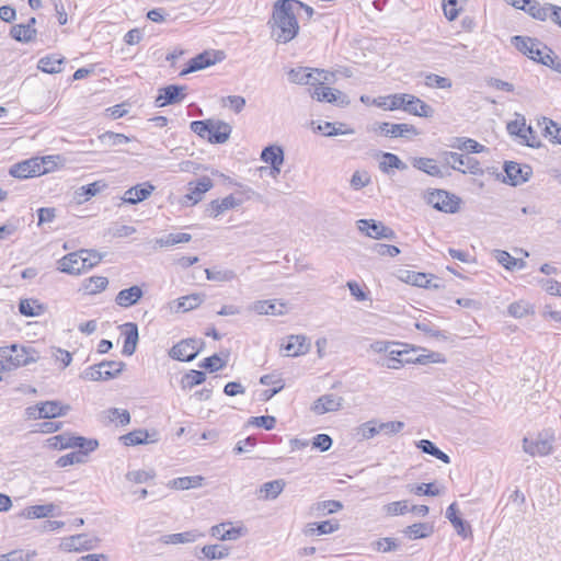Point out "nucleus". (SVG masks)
Listing matches in <instances>:
<instances>
[{
    "label": "nucleus",
    "instance_id": "50",
    "mask_svg": "<svg viewBox=\"0 0 561 561\" xmlns=\"http://www.w3.org/2000/svg\"><path fill=\"white\" fill-rule=\"evenodd\" d=\"M108 284V280L104 276H91L83 282V288L87 294L95 295L103 291Z\"/></svg>",
    "mask_w": 561,
    "mask_h": 561
},
{
    "label": "nucleus",
    "instance_id": "11",
    "mask_svg": "<svg viewBox=\"0 0 561 561\" xmlns=\"http://www.w3.org/2000/svg\"><path fill=\"white\" fill-rule=\"evenodd\" d=\"M311 98L319 102H328L339 106H346L350 104V99L341 91L327 87L325 83H318L311 92Z\"/></svg>",
    "mask_w": 561,
    "mask_h": 561
},
{
    "label": "nucleus",
    "instance_id": "64",
    "mask_svg": "<svg viewBox=\"0 0 561 561\" xmlns=\"http://www.w3.org/2000/svg\"><path fill=\"white\" fill-rule=\"evenodd\" d=\"M425 85L428 88L450 89L453 83L451 80L446 77L430 73L425 77Z\"/></svg>",
    "mask_w": 561,
    "mask_h": 561
},
{
    "label": "nucleus",
    "instance_id": "62",
    "mask_svg": "<svg viewBox=\"0 0 561 561\" xmlns=\"http://www.w3.org/2000/svg\"><path fill=\"white\" fill-rule=\"evenodd\" d=\"M206 374L201 370H191L182 378V387L192 389L193 387L201 385L205 381Z\"/></svg>",
    "mask_w": 561,
    "mask_h": 561
},
{
    "label": "nucleus",
    "instance_id": "44",
    "mask_svg": "<svg viewBox=\"0 0 561 561\" xmlns=\"http://www.w3.org/2000/svg\"><path fill=\"white\" fill-rule=\"evenodd\" d=\"M56 505L53 503L44 505H33L24 510L23 516L30 519L43 518L54 515Z\"/></svg>",
    "mask_w": 561,
    "mask_h": 561
},
{
    "label": "nucleus",
    "instance_id": "21",
    "mask_svg": "<svg viewBox=\"0 0 561 561\" xmlns=\"http://www.w3.org/2000/svg\"><path fill=\"white\" fill-rule=\"evenodd\" d=\"M504 171L510 180L511 185H518L528 181L533 173L529 165L519 164L514 161L506 162Z\"/></svg>",
    "mask_w": 561,
    "mask_h": 561
},
{
    "label": "nucleus",
    "instance_id": "43",
    "mask_svg": "<svg viewBox=\"0 0 561 561\" xmlns=\"http://www.w3.org/2000/svg\"><path fill=\"white\" fill-rule=\"evenodd\" d=\"M345 124L343 123H330L324 122L323 124H319L317 129L321 131L324 136L332 137L337 135H352L354 134V129L345 128Z\"/></svg>",
    "mask_w": 561,
    "mask_h": 561
},
{
    "label": "nucleus",
    "instance_id": "12",
    "mask_svg": "<svg viewBox=\"0 0 561 561\" xmlns=\"http://www.w3.org/2000/svg\"><path fill=\"white\" fill-rule=\"evenodd\" d=\"M198 341L188 339L175 344L169 352V355L176 360L191 362L198 354Z\"/></svg>",
    "mask_w": 561,
    "mask_h": 561
},
{
    "label": "nucleus",
    "instance_id": "32",
    "mask_svg": "<svg viewBox=\"0 0 561 561\" xmlns=\"http://www.w3.org/2000/svg\"><path fill=\"white\" fill-rule=\"evenodd\" d=\"M446 518L451 523L457 534L467 537L471 533L470 525L458 516V507L456 503H451L446 510Z\"/></svg>",
    "mask_w": 561,
    "mask_h": 561
},
{
    "label": "nucleus",
    "instance_id": "17",
    "mask_svg": "<svg viewBox=\"0 0 561 561\" xmlns=\"http://www.w3.org/2000/svg\"><path fill=\"white\" fill-rule=\"evenodd\" d=\"M552 442L551 436L539 435L536 440L524 438L523 447L531 456H547L552 451Z\"/></svg>",
    "mask_w": 561,
    "mask_h": 561
},
{
    "label": "nucleus",
    "instance_id": "63",
    "mask_svg": "<svg viewBox=\"0 0 561 561\" xmlns=\"http://www.w3.org/2000/svg\"><path fill=\"white\" fill-rule=\"evenodd\" d=\"M495 257L500 264H502L507 270H513L514 267H523L524 262H518L517 259L513 257L508 252L496 250L495 251Z\"/></svg>",
    "mask_w": 561,
    "mask_h": 561
},
{
    "label": "nucleus",
    "instance_id": "2",
    "mask_svg": "<svg viewBox=\"0 0 561 561\" xmlns=\"http://www.w3.org/2000/svg\"><path fill=\"white\" fill-rule=\"evenodd\" d=\"M190 127L192 131L207 139L210 144H225L232 130L228 123L215 119L194 121Z\"/></svg>",
    "mask_w": 561,
    "mask_h": 561
},
{
    "label": "nucleus",
    "instance_id": "40",
    "mask_svg": "<svg viewBox=\"0 0 561 561\" xmlns=\"http://www.w3.org/2000/svg\"><path fill=\"white\" fill-rule=\"evenodd\" d=\"M70 410L69 405H62L59 401H46L41 403L43 419H54L65 415Z\"/></svg>",
    "mask_w": 561,
    "mask_h": 561
},
{
    "label": "nucleus",
    "instance_id": "46",
    "mask_svg": "<svg viewBox=\"0 0 561 561\" xmlns=\"http://www.w3.org/2000/svg\"><path fill=\"white\" fill-rule=\"evenodd\" d=\"M451 148H456L459 150H466L469 152L480 153L484 151L485 147L478 141L466 138V137H457L454 139L453 144L449 145Z\"/></svg>",
    "mask_w": 561,
    "mask_h": 561
},
{
    "label": "nucleus",
    "instance_id": "20",
    "mask_svg": "<svg viewBox=\"0 0 561 561\" xmlns=\"http://www.w3.org/2000/svg\"><path fill=\"white\" fill-rule=\"evenodd\" d=\"M58 270L70 275H79L84 271L81 250L69 253L58 261Z\"/></svg>",
    "mask_w": 561,
    "mask_h": 561
},
{
    "label": "nucleus",
    "instance_id": "26",
    "mask_svg": "<svg viewBox=\"0 0 561 561\" xmlns=\"http://www.w3.org/2000/svg\"><path fill=\"white\" fill-rule=\"evenodd\" d=\"M284 350L288 356L297 357L307 354L310 350V344L305 335H290L284 345Z\"/></svg>",
    "mask_w": 561,
    "mask_h": 561
},
{
    "label": "nucleus",
    "instance_id": "16",
    "mask_svg": "<svg viewBox=\"0 0 561 561\" xmlns=\"http://www.w3.org/2000/svg\"><path fill=\"white\" fill-rule=\"evenodd\" d=\"M343 405V398L333 393L323 394L318 398L312 407L311 411L318 415H322L328 412L339 411Z\"/></svg>",
    "mask_w": 561,
    "mask_h": 561
},
{
    "label": "nucleus",
    "instance_id": "53",
    "mask_svg": "<svg viewBox=\"0 0 561 561\" xmlns=\"http://www.w3.org/2000/svg\"><path fill=\"white\" fill-rule=\"evenodd\" d=\"M205 274L208 280L226 283L237 278V274L232 270L206 268Z\"/></svg>",
    "mask_w": 561,
    "mask_h": 561
},
{
    "label": "nucleus",
    "instance_id": "42",
    "mask_svg": "<svg viewBox=\"0 0 561 561\" xmlns=\"http://www.w3.org/2000/svg\"><path fill=\"white\" fill-rule=\"evenodd\" d=\"M261 160L270 165L283 164L284 163V150L280 146H277V145L267 146L261 152Z\"/></svg>",
    "mask_w": 561,
    "mask_h": 561
},
{
    "label": "nucleus",
    "instance_id": "48",
    "mask_svg": "<svg viewBox=\"0 0 561 561\" xmlns=\"http://www.w3.org/2000/svg\"><path fill=\"white\" fill-rule=\"evenodd\" d=\"M435 277L431 274H424V273H416L413 272L408 275L407 282L422 288H439V285L436 283H433Z\"/></svg>",
    "mask_w": 561,
    "mask_h": 561
},
{
    "label": "nucleus",
    "instance_id": "45",
    "mask_svg": "<svg viewBox=\"0 0 561 561\" xmlns=\"http://www.w3.org/2000/svg\"><path fill=\"white\" fill-rule=\"evenodd\" d=\"M204 559L207 560H221L229 556L230 550L222 545H207L201 549Z\"/></svg>",
    "mask_w": 561,
    "mask_h": 561
},
{
    "label": "nucleus",
    "instance_id": "55",
    "mask_svg": "<svg viewBox=\"0 0 561 561\" xmlns=\"http://www.w3.org/2000/svg\"><path fill=\"white\" fill-rule=\"evenodd\" d=\"M105 148H112L129 142V138L123 134L106 131L99 137Z\"/></svg>",
    "mask_w": 561,
    "mask_h": 561
},
{
    "label": "nucleus",
    "instance_id": "6",
    "mask_svg": "<svg viewBox=\"0 0 561 561\" xmlns=\"http://www.w3.org/2000/svg\"><path fill=\"white\" fill-rule=\"evenodd\" d=\"M47 158H32L19 163H15L10 169V174L18 179H27L33 176H39L50 171L49 167H46Z\"/></svg>",
    "mask_w": 561,
    "mask_h": 561
},
{
    "label": "nucleus",
    "instance_id": "41",
    "mask_svg": "<svg viewBox=\"0 0 561 561\" xmlns=\"http://www.w3.org/2000/svg\"><path fill=\"white\" fill-rule=\"evenodd\" d=\"M65 62L64 57L49 55L38 60V69L46 73H58L61 71V65Z\"/></svg>",
    "mask_w": 561,
    "mask_h": 561
},
{
    "label": "nucleus",
    "instance_id": "34",
    "mask_svg": "<svg viewBox=\"0 0 561 561\" xmlns=\"http://www.w3.org/2000/svg\"><path fill=\"white\" fill-rule=\"evenodd\" d=\"M405 112L420 117H430L433 114V108L419 98L409 94Z\"/></svg>",
    "mask_w": 561,
    "mask_h": 561
},
{
    "label": "nucleus",
    "instance_id": "35",
    "mask_svg": "<svg viewBox=\"0 0 561 561\" xmlns=\"http://www.w3.org/2000/svg\"><path fill=\"white\" fill-rule=\"evenodd\" d=\"M204 478L202 476L180 477L168 482L167 486L173 490H190L203 485Z\"/></svg>",
    "mask_w": 561,
    "mask_h": 561
},
{
    "label": "nucleus",
    "instance_id": "23",
    "mask_svg": "<svg viewBox=\"0 0 561 561\" xmlns=\"http://www.w3.org/2000/svg\"><path fill=\"white\" fill-rule=\"evenodd\" d=\"M107 187V184L104 181H95L88 185H83L75 190L73 192V201L76 204L81 205L92 197L101 193L103 190Z\"/></svg>",
    "mask_w": 561,
    "mask_h": 561
},
{
    "label": "nucleus",
    "instance_id": "3",
    "mask_svg": "<svg viewBox=\"0 0 561 561\" xmlns=\"http://www.w3.org/2000/svg\"><path fill=\"white\" fill-rule=\"evenodd\" d=\"M514 46L528 58L540 62L545 66L553 65V53L541 42L530 37L514 36L512 37Z\"/></svg>",
    "mask_w": 561,
    "mask_h": 561
},
{
    "label": "nucleus",
    "instance_id": "19",
    "mask_svg": "<svg viewBox=\"0 0 561 561\" xmlns=\"http://www.w3.org/2000/svg\"><path fill=\"white\" fill-rule=\"evenodd\" d=\"M154 190V185H152L150 182H144L142 184H137L128 188L124 193L122 201L124 203L135 205L149 198Z\"/></svg>",
    "mask_w": 561,
    "mask_h": 561
},
{
    "label": "nucleus",
    "instance_id": "13",
    "mask_svg": "<svg viewBox=\"0 0 561 561\" xmlns=\"http://www.w3.org/2000/svg\"><path fill=\"white\" fill-rule=\"evenodd\" d=\"M213 187V181L208 176L201 178L196 183H188V193L184 195L182 204L195 205L203 199L204 194Z\"/></svg>",
    "mask_w": 561,
    "mask_h": 561
},
{
    "label": "nucleus",
    "instance_id": "4",
    "mask_svg": "<svg viewBox=\"0 0 561 561\" xmlns=\"http://www.w3.org/2000/svg\"><path fill=\"white\" fill-rule=\"evenodd\" d=\"M334 75L324 70L309 67L293 68L288 72V79L295 84H309L314 88L318 83H330L333 81Z\"/></svg>",
    "mask_w": 561,
    "mask_h": 561
},
{
    "label": "nucleus",
    "instance_id": "5",
    "mask_svg": "<svg viewBox=\"0 0 561 561\" xmlns=\"http://www.w3.org/2000/svg\"><path fill=\"white\" fill-rule=\"evenodd\" d=\"M0 356H2L5 364L10 366V370L35 363L39 358L38 353L34 348L19 346L16 344L0 347Z\"/></svg>",
    "mask_w": 561,
    "mask_h": 561
},
{
    "label": "nucleus",
    "instance_id": "18",
    "mask_svg": "<svg viewBox=\"0 0 561 561\" xmlns=\"http://www.w3.org/2000/svg\"><path fill=\"white\" fill-rule=\"evenodd\" d=\"M185 87L170 84L159 90V95L156 98V106L163 107L168 104H175L184 99L183 91Z\"/></svg>",
    "mask_w": 561,
    "mask_h": 561
},
{
    "label": "nucleus",
    "instance_id": "54",
    "mask_svg": "<svg viewBox=\"0 0 561 561\" xmlns=\"http://www.w3.org/2000/svg\"><path fill=\"white\" fill-rule=\"evenodd\" d=\"M19 310L23 316L36 317L44 312V307L37 300L22 299L19 304Z\"/></svg>",
    "mask_w": 561,
    "mask_h": 561
},
{
    "label": "nucleus",
    "instance_id": "38",
    "mask_svg": "<svg viewBox=\"0 0 561 561\" xmlns=\"http://www.w3.org/2000/svg\"><path fill=\"white\" fill-rule=\"evenodd\" d=\"M204 537V534L197 529H192L184 533L171 534L164 537L165 543L180 545V543H192Z\"/></svg>",
    "mask_w": 561,
    "mask_h": 561
},
{
    "label": "nucleus",
    "instance_id": "22",
    "mask_svg": "<svg viewBox=\"0 0 561 561\" xmlns=\"http://www.w3.org/2000/svg\"><path fill=\"white\" fill-rule=\"evenodd\" d=\"M285 304L278 302L277 300H256L248 306V311L255 312L257 314H272L282 316L285 313Z\"/></svg>",
    "mask_w": 561,
    "mask_h": 561
},
{
    "label": "nucleus",
    "instance_id": "61",
    "mask_svg": "<svg viewBox=\"0 0 561 561\" xmlns=\"http://www.w3.org/2000/svg\"><path fill=\"white\" fill-rule=\"evenodd\" d=\"M416 135H419L417 129L413 125L405 123L393 124L390 130V137L411 138Z\"/></svg>",
    "mask_w": 561,
    "mask_h": 561
},
{
    "label": "nucleus",
    "instance_id": "25",
    "mask_svg": "<svg viewBox=\"0 0 561 561\" xmlns=\"http://www.w3.org/2000/svg\"><path fill=\"white\" fill-rule=\"evenodd\" d=\"M121 440L125 446L156 443L158 440V434L157 432L150 434L146 430H135L121 436Z\"/></svg>",
    "mask_w": 561,
    "mask_h": 561
},
{
    "label": "nucleus",
    "instance_id": "56",
    "mask_svg": "<svg viewBox=\"0 0 561 561\" xmlns=\"http://www.w3.org/2000/svg\"><path fill=\"white\" fill-rule=\"evenodd\" d=\"M378 434L380 433L377 420L367 421L356 428V435L363 440L371 439Z\"/></svg>",
    "mask_w": 561,
    "mask_h": 561
},
{
    "label": "nucleus",
    "instance_id": "47",
    "mask_svg": "<svg viewBox=\"0 0 561 561\" xmlns=\"http://www.w3.org/2000/svg\"><path fill=\"white\" fill-rule=\"evenodd\" d=\"M192 240V236L185 232L169 233L164 237L156 239V244L160 248L172 247L179 243H186Z\"/></svg>",
    "mask_w": 561,
    "mask_h": 561
},
{
    "label": "nucleus",
    "instance_id": "7",
    "mask_svg": "<svg viewBox=\"0 0 561 561\" xmlns=\"http://www.w3.org/2000/svg\"><path fill=\"white\" fill-rule=\"evenodd\" d=\"M426 201L435 209L447 214H455L459 210L460 198L444 190H434L426 196Z\"/></svg>",
    "mask_w": 561,
    "mask_h": 561
},
{
    "label": "nucleus",
    "instance_id": "59",
    "mask_svg": "<svg viewBox=\"0 0 561 561\" xmlns=\"http://www.w3.org/2000/svg\"><path fill=\"white\" fill-rule=\"evenodd\" d=\"M88 453L79 450L66 454L57 460V466L60 468L75 465V463H83L85 462Z\"/></svg>",
    "mask_w": 561,
    "mask_h": 561
},
{
    "label": "nucleus",
    "instance_id": "8",
    "mask_svg": "<svg viewBox=\"0 0 561 561\" xmlns=\"http://www.w3.org/2000/svg\"><path fill=\"white\" fill-rule=\"evenodd\" d=\"M444 159L450 163V167L459 172L466 173L469 172L471 174H480L482 173V169L477 159L471 157H465L457 152L445 151L443 152Z\"/></svg>",
    "mask_w": 561,
    "mask_h": 561
},
{
    "label": "nucleus",
    "instance_id": "9",
    "mask_svg": "<svg viewBox=\"0 0 561 561\" xmlns=\"http://www.w3.org/2000/svg\"><path fill=\"white\" fill-rule=\"evenodd\" d=\"M356 225L358 230L369 238L389 240L396 238L394 231L380 221H376L374 219H359Z\"/></svg>",
    "mask_w": 561,
    "mask_h": 561
},
{
    "label": "nucleus",
    "instance_id": "10",
    "mask_svg": "<svg viewBox=\"0 0 561 561\" xmlns=\"http://www.w3.org/2000/svg\"><path fill=\"white\" fill-rule=\"evenodd\" d=\"M54 439L56 440L55 446L59 445L61 449L79 448L82 451L90 453L99 446L95 439H87L82 436H75L68 433L57 435Z\"/></svg>",
    "mask_w": 561,
    "mask_h": 561
},
{
    "label": "nucleus",
    "instance_id": "14",
    "mask_svg": "<svg viewBox=\"0 0 561 561\" xmlns=\"http://www.w3.org/2000/svg\"><path fill=\"white\" fill-rule=\"evenodd\" d=\"M99 539L87 534L70 536L61 542L65 551H83L91 550L96 547Z\"/></svg>",
    "mask_w": 561,
    "mask_h": 561
},
{
    "label": "nucleus",
    "instance_id": "60",
    "mask_svg": "<svg viewBox=\"0 0 561 561\" xmlns=\"http://www.w3.org/2000/svg\"><path fill=\"white\" fill-rule=\"evenodd\" d=\"M204 296L201 294H192L184 296L178 301V309L190 311L197 308L203 302Z\"/></svg>",
    "mask_w": 561,
    "mask_h": 561
},
{
    "label": "nucleus",
    "instance_id": "31",
    "mask_svg": "<svg viewBox=\"0 0 561 561\" xmlns=\"http://www.w3.org/2000/svg\"><path fill=\"white\" fill-rule=\"evenodd\" d=\"M123 333L125 335L123 354L130 356L136 351L138 342V327L136 323L127 322L123 325Z\"/></svg>",
    "mask_w": 561,
    "mask_h": 561
},
{
    "label": "nucleus",
    "instance_id": "30",
    "mask_svg": "<svg viewBox=\"0 0 561 561\" xmlns=\"http://www.w3.org/2000/svg\"><path fill=\"white\" fill-rule=\"evenodd\" d=\"M285 485L286 482L283 479L265 482L257 491V497L264 501L275 500L283 492Z\"/></svg>",
    "mask_w": 561,
    "mask_h": 561
},
{
    "label": "nucleus",
    "instance_id": "37",
    "mask_svg": "<svg viewBox=\"0 0 561 561\" xmlns=\"http://www.w3.org/2000/svg\"><path fill=\"white\" fill-rule=\"evenodd\" d=\"M37 31L35 27L25 24H15L10 30V35L16 42L31 43L35 39Z\"/></svg>",
    "mask_w": 561,
    "mask_h": 561
},
{
    "label": "nucleus",
    "instance_id": "29",
    "mask_svg": "<svg viewBox=\"0 0 561 561\" xmlns=\"http://www.w3.org/2000/svg\"><path fill=\"white\" fill-rule=\"evenodd\" d=\"M142 295H144L142 289L139 286L135 285L127 289H122L117 294V296L115 298V302L119 307L128 308V307L136 305L139 301V299L142 297Z\"/></svg>",
    "mask_w": 561,
    "mask_h": 561
},
{
    "label": "nucleus",
    "instance_id": "58",
    "mask_svg": "<svg viewBox=\"0 0 561 561\" xmlns=\"http://www.w3.org/2000/svg\"><path fill=\"white\" fill-rule=\"evenodd\" d=\"M105 419L108 422H115L118 421V423L123 426L130 423V414L125 409H117V408H111L103 412Z\"/></svg>",
    "mask_w": 561,
    "mask_h": 561
},
{
    "label": "nucleus",
    "instance_id": "57",
    "mask_svg": "<svg viewBox=\"0 0 561 561\" xmlns=\"http://www.w3.org/2000/svg\"><path fill=\"white\" fill-rule=\"evenodd\" d=\"M403 533L410 538V539H419V538H426L432 534V527L425 523H417L413 524L411 526H408Z\"/></svg>",
    "mask_w": 561,
    "mask_h": 561
},
{
    "label": "nucleus",
    "instance_id": "36",
    "mask_svg": "<svg viewBox=\"0 0 561 561\" xmlns=\"http://www.w3.org/2000/svg\"><path fill=\"white\" fill-rule=\"evenodd\" d=\"M408 355L407 351H389L388 356L380 362L382 367H387L388 369H399L403 366V364H409L413 362L411 357H404Z\"/></svg>",
    "mask_w": 561,
    "mask_h": 561
},
{
    "label": "nucleus",
    "instance_id": "39",
    "mask_svg": "<svg viewBox=\"0 0 561 561\" xmlns=\"http://www.w3.org/2000/svg\"><path fill=\"white\" fill-rule=\"evenodd\" d=\"M230 523H220L210 528V535L220 540H236L242 535V528L225 529Z\"/></svg>",
    "mask_w": 561,
    "mask_h": 561
},
{
    "label": "nucleus",
    "instance_id": "15",
    "mask_svg": "<svg viewBox=\"0 0 561 561\" xmlns=\"http://www.w3.org/2000/svg\"><path fill=\"white\" fill-rule=\"evenodd\" d=\"M218 61L217 58V51H204L202 54H198L194 58H191L187 62L186 68H184L180 76H186L188 73L205 69L209 66L215 65Z\"/></svg>",
    "mask_w": 561,
    "mask_h": 561
},
{
    "label": "nucleus",
    "instance_id": "52",
    "mask_svg": "<svg viewBox=\"0 0 561 561\" xmlns=\"http://www.w3.org/2000/svg\"><path fill=\"white\" fill-rule=\"evenodd\" d=\"M382 159L383 160L379 164L382 172H388L390 168L401 171L408 169V165L394 153L386 152L382 154Z\"/></svg>",
    "mask_w": 561,
    "mask_h": 561
},
{
    "label": "nucleus",
    "instance_id": "1",
    "mask_svg": "<svg viewBox=\"0 0 561 561\" xmlns=\"http://www.w3.org/2000/svg\"><path fill=\"white\" fill-rule=\"evenodd\" d=\"M294 8H298V4L293 3V0H277L273 5L272 19L268 23L272 37L279 44L289 43L299 32Z\"/></svg>",
    "mask_w": 561,
    "mask_h": 561
},
{
    "label": "nucleus",
    "instance_id": "51",
    "mask_svg": "<svg viewBox=\"0 0 561 561\" xmlns=\"http://www.w3.org/2000/svg\"><path fill=\"white\" fill-rule=\"evenodd\" d=\"M125 364L116 360H104L99 364V368L103 369V380H110L117 377L124 369Z\"/></svg>",
    "mask_w": 561,
    "mask_h": 561
},
{
    "label": "nucleus",
    "instance_id": "49",
    "mask_svg": "<svg viewBox=\"0 0 561 561\" xmlns=\"http://www.w3.org/2000/svg\"><path fill=\"white\" fill-rule=\"evenodd\" d=\"M417 448L421 449L424 454H428L439 460H442L444 463H449L450 458L447 454L442 451L439 448H437L431 440L428 439H421L416 444Z\"/></svg>",
    "mask_w": 561,
    "mask_h": 561
},
{
    "label": "nucleus",
    "instance_id": "33",
    "mask_svg": "<svg viewBox=\"0 0 561 561\" xmlns=\"http://www.w3.org/2000/svg\"><path fill=\"white\" fill-rule=\"evenodd\" d=\"M240 204L241 201L237 199L233 195H228L222 199L213 201L209 204L208 211L211 217H218L226 210L240 206Z\"/></svg>",
    "mask_w": 561,
    "mask_h": 561
},
{
    "label": "nucleus",
    "instance_id": "28",
    "mask_svg": "<svg viewBox=\"0 0 561 561\" xmlns=\"http://www.w3.org/2000/svg\"><path fill=\"white\" fill-rule=\"evenodd\" d=\"M411 164L413 168L435 178H443L444 173L436 160L432 158L424 157H414L411 159Z\"/></svg>",
    "mask_w": 561,
    "mask_h": 561
},
{
    "label": "nucleus",
    "instance_id": "24",
    "mask_svg": "<svg viewBox=\"0 0 561 561\" xmlns=\"http://www.w3.org/2000/svg\"><path fill=\"white\" fill-rule=\"evenodd\" d=\"M560 7L546 3L540 4L536 0H531L530 4L527 7L526 11L534 18L540 21H546L550 19L554 22V12L559 11Z\"/></svg>",
    "mask_w": 561,
    "mask_h": 561
},
{
    "label": "nucleus",
    "instance_id": "27",
    "mask_svg": "<svg viewBox=\"0 0 561 561\" xmlns=\"http://www.w3.org/2000/svg\"><path fill=\"white\" fill-rule=\"evenodd\" d=\"M517 119L510 122L507 124V131L511 135H516L523 139V141L529 147H538L539 140L536 137L529 138L528 135L524 134V129H526V119L522 115H517Z\"/></svg>",
    "mask_w": 561,
    "mask_h": 561
}]
</instances>
